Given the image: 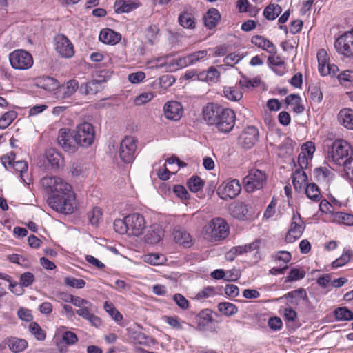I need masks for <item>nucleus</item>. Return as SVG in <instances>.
<instances>
[{"label": "nucleus", "instance_id": "393cba45", "mask_svg": "<svg viewBox=\"0 0 353 353\" xmlns=\"http://www.w3.org/2000/svg\"><path fill=\"white\" fill-rule=\"evenodd\" d=\"M190 60L189 56L187 55L185 57H179L177 59L173 60L172 62L168 64L161 63L160 65H152L151 68H162L163 66H167L170 70H177L179 68H185L188 65H190Z\"/></svg>", "mask_w": 353, "mask_h": 353}, {"label": "nucleus", "instance_id": "c9c22d12", "mask_svg": "<svg viewBox=\"0 0 353 353\" xmlns=\"http://www.w3.org/2000/svg\"><path fill=\"white\" fill-rule=\"evenodd\" d=\"M307 196L314 201H320L321 196L318 186L315 183H308L303 189Z\"/></svg>", "mask_w": 353, "mask_h": 353}, {"label": "nucleus", "instance_id": "6ab92c4d", "mask_svg": "<svg viewBox=\"0 0 353 353\" xmlns=\"http://www.w3.org/2000/svg\"><path fill=\"white\" fill-rule=\"evenodd\" d=\"M79 88V83L77 80H69L65 83L58 88L59 90L57 92V98L61 99H68L74 95Z\"/></svg>", "mask_w": 353, "mask_h": 353}, {"label": "nucleus", "instance_id": "20e7f679", "mask_svg": "<svg viewBox=\"0 0 353 353\" xmlns=\"http://www.w3.org/2000/svg\"><path fill=\"white\" fill-rule=\"evenodd\" d=\"M78 146L88 148L90 146L95 139V131L92 125L84 122L79 124L74 131Z\"/></svg>", "mask_w": 353, "mask_h": 353}, {"label": "nucleus", "instance_id": "dca6fc26", "mask_svg": "<svg viewBox=\"0 0 353 353\" xmlns=\"http://www.w3.org/2000/svg\"><path fill=\"white\" fill-rule=\"evenodd\" d=\"M258 138L259 131L257 128L254 126H248L241 133L239 141L243 147L250 148L257 141Z\"/></svg>", "mask_w": 353, "mask_h": 353}, {"label": "nucleus", "instance_id": "3c124183", "mask_svg": "<svg viewBox=\"0 0 353 353\" xmlns=\"http://www.w3.org/2000/svg\"><path fill=\"white\" fill-rule=\"evenodd\" d=\"M64 284L67 286L81 289L85 285V281L81 279H76L72 276H67L64 278Z\"/></svg>", "mask_w": 353, "mask_h": 353}, {"label": "nucleus", "instance_id": "de8ad7c7", "mask_svg": "<svg viewBox=\"0 0 353 353\" xmlns=\"http://www.w3.org/2000/svg\"><path fill=\"white\" fill-rule=\"evenodd\" d=\"M103 308L116 322H120L123 319L122 314L115 308L112 303L108 301L105 302Z\"/></svg>", "mask_w": 353, "mask_h": 353}, {"label": "nucleus", "instance_id": "a211bd4d", "mask_svg": "<svg viewBox=\"0 0 353 353\" xmlns=\"http://www.w3.org/2000/svg\"><path fill=\"white\" fill-rule=\"evenodd\" d=\"M223 108L216 103H208L203 108V119L204 121L210 125H214L217 121L219 113L223 110Z\"/></svg>", "mask_w": 353, "mask_h": 353}, {"label": "nucleus", "instance_id": "7c9ffc66", "mask_svg": "<svg viewBox=\"0 0 353 353\" xmlns=\"http://www.w3.org/2000/svg\"><path fill=\"white\" fill-rule=\"evenodd\" d=\"M101 83V81L93 80L82 83L80 86V92L84 95L96 94L102 89Z\"/></svg>", "mask_w": 353, "mask_h": 353}, {"label": "nucleus", "instance_id": "58836bf2", "mask_svg": "<svg viewBox=\"0 0 353 353\" xmlns=\"http://www.w3.org/2000/svg\"><path fill=\"white\" fill-rule=\"evenodd\" d=\"M218 310L223 314L228 316H233L238 312V307L233 303L229 302H222L219 303Z\"/></svg>", "mask_w": 353, "mask_h": 353}, {"label": "nucleus", "instance_id": "bf43d9fd", "mask_svg": "<svg viewBox=\"0 0 353 353\" xmlns=\"http://www.w3.org/2000/svg\"><path fill=\"white\" fill-rule=\"evenodd\" d=\"M102 214V210L100 208H94L92 211L88 214L90 223L93 225H97L99 220L101 219Z\"/></svg>", "mask_w": 353, "mask_h": 353}, {"label": "nucleus", "instance_id": "c03bdc74", "mask_svg": "<svg viewBox=\"0 0 353 353\" xmlns=\"http://www.w3.org/2000/svg\"><path fill=\"white\" fill-rule=\"evenodd\" d=\"M343 176L353 183V159H347L343 168Z\"/></svg>", "mask_w": 353, "mask_h": 353}, {"label": "nucleus", "instance_id": "9b49d317", "mask_svg": "<svg viewBox=\"0 0 353 353\" xmlns=\"http://www.w3.org/2000/svg\"><path fill=\"white\" fill-rule=\"evenodd\" d=\"M136 148V139L133 137H125L119 147V153L121 160L125 163H131L134 159Z\"/></svg>", "mask_w": 353, "mask_h": 353}, {"label": "nucleus", "instance_id": "4be33fe9", "mask_svg": "<svg viewBox=\"0 0 353 353\" xmlns=\"http://www.w3.org/2000/svg\"><path fill=\"white\" fill-rule=\"evenodd\" d=\"M99 40L105 44L115 45L121 39V35L112 29H103L99 36Z\"/></svg>", "mask_w": 353, "mask_h": 353}, {"label": "nucleus", "instance_id": "338daca9", "mask_svg": "<svg viewBox=\"0 0 353 353\" xmlns=\"http://www.w3.org/2000/svg\"><path fill=\"white\" fill-rule=\"evenodd\" d=\"M34 281V276L32 273L27 272L23 274H22L20 276V285L22 287H28Z\"/></svg>", "mask_w": 353, "mask_h": 353}, {"label": "nucleus", "instance_id": "774afa93", "mask_svg": "<svg viewBox=\"0 0 353 353\" xmlns=\"http://www.w3.org/2000/svg\"><path fill=\"white\" fill-rule=\"evenodd\" d=\"M243 57L236 53H231L226 56L223 59V63L227 65H234V64L239 63Z\"/></svg>", "mask_w": 353, "mask_h": 353}, {"label": "nucleus", "instance_id": "423d86ee", "mask_svg": "<svg viewBox=\"0 0 353 353\" xmlns=\"http://www.w3.org/2000/svg\"><path fill=\"white\" fill-rule=\"evenodd\" d=\"M205 230L210 234L212 240L218 241L227 237L229 228L226 221L221 218L212 219L205 226Z\"/></svg>", "mask_w": 353, "mask_h": 353}, {"label": "nucleus", "instance_id": "c85d7f7f", "mask_svg": "<svg viewBox=\"0 0 353 353\" xmlns=\"http://www.w3.org/2000/svg\"><path fill=\"white\" fill-rule=\"evenodd\" d=\"M37 85L46 91H53L59 87L58 81L50 77H39L37 80Z\"/></svg>", "mask_w": 353, "mask_h": 353}, {"label": "nucleus", "instance_id": "a878e982", "mask_svg": "<svg viewBox=\"0 0 353 353\" xmlns=\"http://www.w3.org/2000/svg\"><path fill=\"white\" fill-rule=\"evenodd\" d=\"M4 342L13 353L21 352L28 347V342L25 339L17 337L7 338Z\"/></svg>", "mask_w": 353, "mask_h": 353}, {"label": "nucleus", "instance_id": "b1692460", "mask_svg": "<svg viewBox=\"0 0 353 353\" xmlns=\"http://www.w3.org/2000/svg\"><path fill=\"white\" fill-rule=\"evenodd\" d=\"M339 123L349 130H353V110L350 108L341 109L337 115Z\"/></svg>", "mask_w": 353, "mask_h": 353}, {"label": "nucleus", "instance_id": "e433bc0d", "mask_svg": "<svg viewBox=\"0 0 353 353\" xmlns=\"http://www.w3.org/2000/svg\"><path fill=\"white\" fill-rule=\"evenodd\" d=\"M282 12L279 5L270 4L263 10V15L268 20L275 19Z\"/></svg>", "mask_w": 353, "mask_h": 353}, {"label": "nucleus", "instance_id": "2eb2a0df", "mask_svg": "<svg viewBox=\"0 0 353 353\" xmlns=\"http://www.w3.org/2000/svg\"><path fill=\"white\" fill-rule=\"evenodd\" d=\"M54 46L57 52L62 57L71 58L74 54V46L69 39L63 34L54 37Z\"/></svg>", "mask_w": 353, "mask_h": 353}, {"label": "nucleus", "instance_id": "cd10ccee", "mask_svg": "<svg viewBox=\"0 0 353 353\" xmlns=\"http://www.w3.org/2000/svg\"><path fill=\"white\" fill-rule=\"evenodd\" d=\"M204 24L208 29L215 28L221 19V15L217 9L212 8L204 15Z\"/></svg>", "mask_w": 353, "mask_h": 353}, {"label": "nucleus", "instance_id": "f8f14e48", "mask_svg": "<svg viewBox=\"0 0 353 353\" xmlns=\"http://www.w3.org/2000/svg\"><path fill=\"white\" fill-rule=\"evenodd\" d=\"M241 186L239 181L233 179L223 182L217 189V194L224 200L233 199L241 192Z\"/></svg>", "mask_w": 353, "mask_h": 353}, {"label": "nucleus", "instance_id": "7ed1b4c3", "mask_svg": "<svg viewBox=\"0 0 353 353\" xmlns=\"http://www.w3.org/2000/svg\"><path fill=\"white\" fill-rule=\"evenodd\" d=\"M9 61L12 68L17 70H26L31 68L34 59L30 53L22 49L14 50L9 54Z\"/></svg>", "mask_w": 353, "mask_h": 353}, {"label": "nucleus", "instance_id": "2f4dec72", "mask_svg": "<svg viewBox=\"0 0 353 353\" xmlns=\"http://www.w3.org/2000/svg\"><path fill=\"white\" fill-rule=\"evenodd\" d=\"M212 312L209 310H203L199 312L196 317L198 327L200 330L205 329L212 322Z\"/></svg>", "mask_w": 353, "mask_h": 353}, {"label": "nucleus", "instance_id": "0e129e2a", "mask_svg": "<svg viewBox=\"0 0 353 353\" xmlns=\"http://www.w3.org/2000/svg\"><path fill=\"white\" fill-rule=\"evenodd\" d=\"M274 258L276 262H282L284 265H286L291 260L292 255L288 251H279L275 254Z\"/></svg>", "mask_w": 353, "mask_h": 353}, {"label": "nucleus", "instance_id": "052dcab7", "mask_svg": "<svg viewBox=\"0 0 353 353\" xmlns=\"http://www.w3.org/2000/svg\"><path fill=\"white\" fill-rule=\"evenodd\" d=\"M94 305L92 303L89 302L83 307L76 310V313L83 319H85L92 312H94Z\"/></svg>", "mask_w": 353, "mask_h": 353}, {"label": "nucleus", "instance_id": "49530a36", "mask_svg": "<svg viewBox=\"0 0 353 353\" xmlns=\"http://www.w3.org/2000/svg\"><path fill=\"white\" fill-rule=\"evenodd\" d=\"M12 166L15 171L20 173L21 181L24 183H27L26 179H25V175L27 174L28 168L27 162L25 161H18L13 162Z\"/></svg>", "mask_w": 353, "mask_h": 353}, {"label": "nucleus", "instance_id": "5701e85b", "mask_svg": "<svg viewBox=\"0 0 353 353\" xmlns=\"http://www.w3.org/2000/svg\"><path fill=\"white\" fill-rule=\"evenodd\" d=\"M163 236V231L159 225L154 224L150 227L145 236V241L150 244L159 243Z\"/></svg>", "mask_w": 353, "mask_h": 353}, {"label": "nucleus", "instance_id": "f3484780", "mask_svg": "<svg viewBox=\"0 0 353 353\" xmlns=\"http://www.w3.org/2000/svg\"><path fill=\"white\" fill-rule=\"evenodd\" d=\"M165 117L170 120L179 121L183 115V107L176 101H168L163 106Z\"/></svg>", "mask_w": 353, "mask_h": 353}, {"label": "nucleus", "instance_id": "6e6552de", "mask_svg": "<svg viewBox=\"0 0 353 353\" xmlns=\"http://www.w3.org/2000/svg\"><path fill=\"white\" fill-rule=\"evenodd\" d=\"M334 47L339 53L345 57L353 56V28L338 37Z\"/></svg>", "mask_w": 353, "mask_h": 353}, {"label": "nucleus", "instance_id": "a19ab883", "mask_svg": "<svg viewBox=\"0 0 353 353\" xmlns=\"http://www.w3.org/2000/svg\"><path fill=\"white\" fill-rule=\"evenodd\" d=\"M334 315L337 321L353 320V312L345 307L336 309L334 310Z\"/></svg>", "mask_w": 353, "mask_h": 353}, {"label": "nucleus", "instance_id": "13d9d810", "mask_svg": "<svg viewBox=\"0 0 353 353\" xmlns=\"http://www.w3.org/2000/svg\"><path fill=\"white\" fill-rule=\"evenodd\" d=\"M308 93L310 98L314 103H320L323 99V93L318 86L310 87L308 89Z\"/></svg>", "mask_w": 353, "mask_h": 353}, {"label": "nucleus", "instance_id": "37998d69", "mask_svg": "<svg viewBox=\"0 0 353 353\" xmlns=\"http://www.w3.org/2000/svg\"><path fill=\"white\" fill-rule=\"evenodd\" d=\"M29 331L39 341H43L46 337L45 331L36 322H32L30 323Z\"/></svg>", "mask_w": 353, "mask_h": 353}, {"label": "nucleus", "instance_id": "72a5a7b5", "mask_svg": "<svg viewBox=\"0 0 353 353\" xmlns=\"http://www.w3.org/2000/svg\"><path fill=\"white\" fill-rule=\"evenodd\" d=\"M260 241H255L248 244H245L243 245L234 246L232 247V251L235 252L236 256L247 253L249 252L254 251L259 248L260 246Z\"/></svg>", "mask_w": 353, "mask_h": 353}, {"label": "nucleus", "instance_id": "680f3d73", "mask_svg": "<svg viewBox=\"0 0 353 353\" xmlns=\"http://www.w3.org/2000/svg\"><path fill=\"white\" fill-rule=\"evenodd\" d=\"M338 79L343 85H347L353 81V71L345 70L338 75Z\"/></svg>", "mask_w": 353, "mask_h": 353}, {"label": "nucleus", "instance_id": "864d4df0", "mask_svg": "<svg viewBox=\"0 0 353 353\" xmlns=\"http://www.w3.org/2000/svg\"><path fill=\"white\" fill-rule=\"evenodd\" d=\"M305 276V272L303 269L294 268L290 271L286 281H295L303 279Z\"/></svg>", "mask_w": 353, "mask_h": 353}, {"label": "nucleus", "instance_id": "bb28decb", "mask_svg": "<svg viewBox=\"0 0 353 353\" xmlns=\"http://www.w3.org/2000/svg\"><path fill=\"white\" fill-rule=\"evenodd\" d=\"M292 183L296 191H301L307 185V176L304 170H295L292 174Z\"/></svg>", "mask_w": 353, "mask_h": 353}, {"label": "nucleus", "instance_id": "79ce46f5", "mask_svg": "<svg viewBox=\"0 0 353 353\" xmlns=\"http://www.w3.org/2000/svg\"><path fill=\"white\" fill-rule=\"evenodd\" d=\"M17 113L15 111H8L4 113L0 118V128L6 129L17 118Z\"/></svg>", "mask_w": 353, "mask_h": 353}, {"label": "nucleus", "instance_id": "1a4fd4ad", "mask_svg": "<svg viewBox=\"0 0 353 353\" xmlns=\"http://www.w3.org/2000/svg\"><path fill=\"white\" fill-rule=\"evenodd\" d=\"M305 225L299 213L293 212L291 223L285 236V241L292 243L299 239L305 230Z\"/></svg>", "mask_w": 353, "mask_h": 353}, {"label": "nucleus", "instance_id": "ddd939ff", "mask_svg": "<svg viewBox=\"0 0 353 353\" xmlns=\"http://www.w3.org/2000/svg\"><path fill=\"white\" fill-rule=\"evenodd\" d=\"M125 221L129 235L138 236L145 228V220L143 216L139 213H132L126 216Z\"/></svg>", "mask_w": 353, "mask_h": 353}, {"label": "nucleus", "instance_id": "39448f33", "mask_svg": "<svg viewBox=\"0 0 353 353\" xmlns=\"http://www.w3.org/2000/svg\"><path fill=\"white\" fill-rule=\"evenodd\" d=\"M265 182V174L258 169L251 170L243 181L245 190L249 192L261 189Z\"/></svg>", "mask_w": 353, "mask_h": 353}, {"label": "nucleus", "instance_id": "f03ea898", "mask_svg": "<svg viewBox=\"0 0 353 353\" xmlns=\"http://www.w3.org/2000/svg\"><path fill=\"white\" fill-rule=\"evenodd\" d=\"M351 152V146L346 141L337 139L329 148L327 158L328 161L343 167L345 160L352 159L348 157Z\"/></svg>", "mask_w": 353, "mask_h": 353}, {"label": "nucleus", "instance_id": "ea45409f", "mask_svg": "<svg viewBox=\"0 0 353 353\" xmlns=\"http://www.w3.org/2000/svg\"><path fill=\"white\" fill-rule=\"evenodd\" d=\"M159 32V28L156 25H150L146 28L145 36L150 45H154L157 43Z\"/></svg>", "mask_w": 353, "mask_h": 353}, {"label": "nucleus", "instance_id": "6e6d98bb", "mask_svg": "<svg viewBox=\"0 0 353 353\" xmlns=\"http://www.w3.org/2000/svg\"><path fill=\"white\" fill-rule=\"evenodd\" d=\"M165 322L172 328L176 330L183 329V325L185 323L181 321L177 316H165Z\"/></svg>", "mask_w": 353, "mask_h": 353}, {"label": "nucleus", "instance_id": "412c9836", "mask_svg": "<svg viewBox=\"0 0 353 353\" xmlns=\"http://www.w3.org/2000/svg\"><path fill=\"white\" fill-rule=\"evenodd\" d=\"M140 6L137 0H117L114 5L117 13L130 12Z\"/></svg>", "mask_w": 353, "mask_h": 353}, {"label": "nucleus", "instance_id": "4468645a", "mask_svg": "<svg viewBox=\"0 0 353 353\" xmlns=\"http://www.w3.org/2000/svg\"><path fill=\"white\" fill-rule=\"evenodd\" d=\"M316 57L319 63V71L322 76H335L339 68L336 65L329 63L328 54L325 49H320L317 52Z\"/></svg>", "mask_w": 353, "mask_h": 353}, {"label": "nucleus", "instance_id": "4d7b16f0", "mask_svg": "<svg viewBox=\"0 0 353 353\" xmlns=\"http://www.w3.org/2000/svg\"><path fill=\"white\" fill-rule=\"evenodd\" d=\"M191 65L196 64L197 62L205 59L208 57L207 50H200L188 54Z\"/></svg>", "mask_w": 353, "mask_h": 353}, {"label": "nucleus", "instance_id": "f704fd0d", "mask_svg": "<svg viewBox=\"0 0 353 353\" xmlns=\"http://www.w3.org/2000/svg\"><path fill=\"white\" fill-rule=\"evenodd\" d=\"M223 93L225 97L234 101H237L241 99L243 94L236 86L224 87Z\"/></svg>", "mask_w": 353, "mask_h": 353}, {"label": "nucleus", "instance_id": "9d476101", "mask_svg": "<svg viewBox=\"0 0 353 353\" xmlns=\"http://www.w3.org/2000/svg\"><path fill=\"white\" fill-rule=\"evenodd\" d=\"M214 125L219 131L224 133L231 131L235 124L236 114L233 110L229 108L223 109Z\"/></svg>", "mask_w": 353, "mask_h": 353}, {"label": "nucleus", "instance_id": "8fccbe9b", "mask_svg": "<svg viewBox=\"0 0 353 353\" xmlns=\"http://www.w3.org/2000/svg\"><path fill=\"white\" fill-rule=\"evenodd\" d=\"M165 260V258L162 254H150L143 256V261L153 265H158L163 264Z\"/></svg>", "mask_w": 353, "mask_h": 353}, {"label": "nucleus", "instance_id": "603ef678", "mask_svg": "<svg viewBox=\"0 0 353 353\" xmlns=\"http://www.w3.org/2000/svg\"><path fill=\"white\" fill-rule=\"evenodd\" d=\"M352 256V253L350 250L344 251L343 254L332 262V267L339 268L348 263Z\"/></svg>", "mask_w": 353, "mask_h": 353}, {"label": "nucleus", "instance_id": "5fc2aeb1", "mask_svg": "<svg viewBox=\"0 0 353 353\" xmlns=\"http://www.w3.org/2000/svg\"><path fill=\"white\" fill-rule=\"evenodd\" d=\"M125 217L123 219H117L114 222V230L120 234H128L129 235L128 228H127V223Z\"/></svg>", "mask_w": 353, "mask_h": 353}, {"label": "nucleus", "instance_id": "473e14b6", "mask_svg": "<svg viewBox=\"0 0 353 353\" xmlns=\"http://www.w3.org/2000/svg\"><path fill=\"white\" fill-rule=\"evenodd\" d=\"M178 21L179 24L185 28L192 29L195 27L194 17L191 12L187 10L179 14Z\"/></svg>", "mask_w": 353, "mask_h": 353}, {"label": "nucleus", "instance_id": "a18cd8bd", "mask_svg": "<svg viewBox=\"0 0 353 353\" xmlns=\"http://www.w3.org/2000/svg\"><path fill=\"white\" fill-rule=\"evenodd\" d=\"M261 79L259 77H255L254 79H248L245 76H242L241 79L239 81V84L241 88H253L259 85Z\"/></svg>", "mask_w": 353, "mask_h": 353}, {"label": "nucleus", "instance_id": "4c0bfd02", "mask_svg": "<svg viewBox=\"0 0 353 353\" xmlns=\"http://www.w3.org/2000/svg\"><path fill=\"white\" fill-rule=\"evenodd\" d=\"M46 158L48 163L51 165L52 169H57L59 168L62 162L61 154L54 150H49L46 153Z\"/></svg>", "mask_w": 353, "mask_h": 353}, {"label": "nucleus", "instance_id": "f257e3e1", "mask_svg": "<svg viewBox=\"0 0 353 353\" xmlns=\"http://www.w3.org/2000/svg\"><path fill=\"white\" fill-rule=\"evenodd\" d=\"M43 189L48 194L47 203L54 211L72 214L75 208V197L72 186L63 179L47 176L40 181Z\"/></svg>", "mask_w": 353, "mask_h": 353}, {"label": "nucleus", "instance_id": "e2e57ef3", "mask_svg": "<svg viewBox=\"0 0 353 353\" xmlns=\"http://www.w3.org/2000/svg\"><path fill=\"white\" fill-rule=\"evenodd\" d=\"M215 294V290L213 287H205L202 290L199 292L196 296L195 299L197 300H202L210 296H212Z\"/></svg>", "mask_w": 353, "mask_h": 353}, {"label": "nucleus", "instance_id": "0eeeda50", "mask_svg": "<svg viewBox=\"0 0 353 353\" xmlns=\"http://www.w3.org/2000/svg\"><path fill=\"white\" fill-rule=\"evenodd\" d=\"M57 141L65 152L70 153L75 152L79 147L74 131L69 128H65L59 130Z\"/></svg>", "mask_w": 353, "mask_h": 353}, {"label": "nucleus", "instance_id": "c756f323", "mask_svg": "<svg viewBox=\"0 0 353 353\" xmlns=\"http://www.w3.org/2000/svg\"><path fill=\"white\" fill-rule=\"evenodd\" d=\"M174 241L185 247H190L191 245L192 239L190 235L184 229L181 228H176L173 232Z\"/></svg>", "mask_w": 353, "mask_h": 353}, {"label": "nucleus", "instance_id": "aec40b11", "mask_svg": "<svg viewBox=\"0 0 353 353\" xmlns=\"http://www.w3.org/2000/svg\"><path fill=\"white\" fill-rule=\"evenodd\" d=\"M251 43L255 46L266 51L269 54H276L277 48L269 39L261 35H254L251 38Z\"/></svg>", "mask_w": 353, "mask_h": 353}, {"label": "nucleus", "instance_id": "09e8293b", "mask_svg": "<svg viewBox=\"0 0 353 353\" xmlns=\"http://www.w3.org/2000/svg\"><path fill=\"white\" fill-rule=\"evenodd\" d=\"M204 183L198 176H192L188 181V186L192 192H197L203 188Z\"/></svg>", "mask_w": 353, "mask_h": 353}, {"label": "nucleus", "instance_id": "69168bd1", "mask_svg": "<svg viewBox=\"0 0 353 353\" xmlns=\"http://www.w3.org/2000/svg\"><path fill=\"white\" fill-rule=\"evenodd\" d=\"M152 98L153 94L151 92H143L134 98V102L137 105H142L151 101Z\"/></svg>", "mask_w": 353, "mask_h": 353}]
</instances>
